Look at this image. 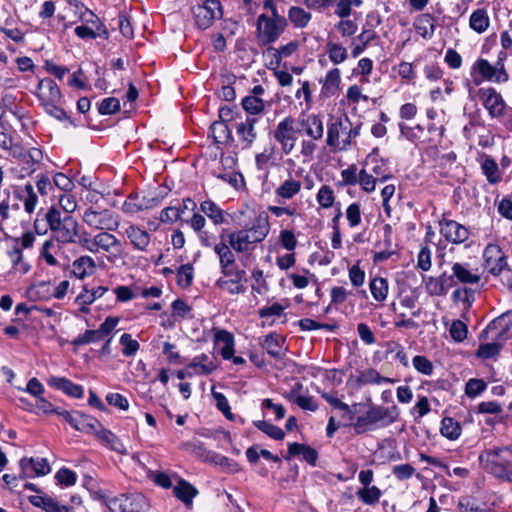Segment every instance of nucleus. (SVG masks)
Returning <instances> with one entry per match:
<instances>
[{
    "instance_id": "f257e3e1",
    "label": "nucleus",
    "mask_w": 512,
    "mask_h": 512,
    "mask_svg": "<svg viewBox=\"0 0 512 512\" xmlns=\"http://www.w3.org/2000/svg\"><path fill=\"white\" fill-rule=\"evenodd\" d=\"M238 224L242 229L231 232L228 235V243L232 249L242 254L241 259L244 266L245 260L254 251L256 245L264 241L270 232L269 216L265 211H261L255 215L250 224L242 222L238 219Z\"/></svg>"
},
{
    "instance_id": "f03ea898",
    "label": "nucleus",
    "mask_w": 512,
    "mask_h": 512,
    "mask_svg": "<svg viewBox=\"0 0 512 512\" xmlns=\"http://www.w3.org/2000/svg\"><path fill=\"white\" fill-rule=\"evenodd\" d=\"M399 417V409L396 405L384 407L371 405L366 413L357 417L354 422V429L357 434L377 428H384L394 423Z\"/></svg>"
},
{
    "instance_id": "7ed1b4c3",
    "label": "nucleus",
    "mask_w": 512,
    "mask_h": 512,
    "mask_svg": "<svg viewBox=\"0 0 512 512\" xmlns=\"http://www.w3.org/2000/svg\"><path fill=\"white\" fill-rule=\"evenodd\" d=\"M504 448L486 449L479 455L482 468L495 478L512 483V462L503 458Z\"/></svg>"
},
{
    "instance_id": "20e7f679",
    "label": "nucleus",
    "mask_w": 512,
    "mask_h": 512,
    "mask_svg": "<svg viewBox=\"0 0 512 512\" xmlns=\"http://www.w3.org/2000/svg\"><path fill=\"white\" fill-rule=\"evenodd\" d=\"M478 94L489 115L512 130V108L507 106L501 94L492 87L480 88Z\"/></svg>"
},
{
    "instance_id": "39448f33",
    "label": "nucleus",
    "mask_w": 512,
    "mask_h": 512,
    "mask_svg": "<svg viewBox=\"0 0 512 512\" xmlns=\"http://www.w3.org/2000/svg\"><path fill=\"white\" fill-rule=\"evenodd\" d=\"M288 25L284 16L269 18L267 14H260L256 21V36L261 45H269L276 42L284 33Z\"/></svg>"
},
{
    "instance_id": "423d86ee",
    "label": "nucleus",
    "mask_w": 512,
    "mask_h": 512,
    "mask_svg": "<svg viewBox=\"0 0 512 512\" xmlns=\"http://www.w3.org/2000/svg\"><path fill=\"white\" fill-rule=\"evenodd\" d=\"M299 131L296 126V120L292 116L283 118L276 125L272 135L275 141L280 145L283 154L289 155L293 151Z\"/></svg>"
},
{
    "instance_id": "0eeeda50",
    "label": "nucleus",
    "mask_w": 512,
    "mask_h": 512,
    "mask_svg": "<svg viewBox=\"0 0 512 512\" xmlns=\"http://www.w3.org/2000/svg\"><path fill=\"white\" fill-rule=\"evenodd\" d=\"M512 328V310L502 313L492 320L481 332V340H500L506 342L509 331Z\"/></svg>"
},
{
    "instance_id": "6e6552de",
    "label": "nucleus",
    "mask_w": 512,
    "mask_h": 512,
    "mask_svg": "<svg viewBox=\"0 0 512 512\" xmlns=\"http://www.w3.org/2000/svg\"><path fill=\"white\" fill-rule=\"evenodd\" d=\"M195 23L200 29H207L214 20L223 15L219 0H204L202 4L193 7Z\"/></svg>"
},
{
    "instance_id": "1a4fd4ad",
    "label": "nucleus",
    "mask_w": 512,
    "mask_h": 512,
    "mask_svg": "<svg viewBox=\"0 0 512 512\" xmlns=\"http://www.w3.org/2000/svg\"><path fill=\"white\" fill-rule=\"evenodd\" d=\"M326 143L330 148L335 150L345 151L350 148L347 116L338 118L328 125Z\"/></svg>"
},
{
    "instance_id": "9d476101",
    "label": "nucleus",
    "mask_w": 512,
    "mask_h": 512,
    "mask_svg": "<svg viewBox=\"0 0 512 512\" xmlns=\"http://www.w3.org/2000/svg\"><path fill=\"white\" fill-rule=\"evenodd\" d=\"M223 277L219 278L215 285L222 291L231 295L243 294L246 291L244 281H246V272L240 269H232L221 272Z\"/></svg>"
},
{
    "instance_id": "9b49d317",
    "label": "nucleus",
    "mask_w": 512,
    "mask_h": 512,
    "mask_svg": "<svg viewBox=\"0 0 512 512\" xmlns=\"http://www.w3.org/2000/svg\"><path fill=\"white\" fill-rule=\"evenodd\" d=\"M162 197L145 194H128V197L122 204V211L128 215H134L139 212L152 209L160 204Z\"/></svg>"
},
{
    "instance_id": "f8f14e48",
    "label": "nucleus",
    "mask_w": 512,
    "mask_h": 512,
    "mask_svg": "<svg viewBox=\"0 0 512 512\" xmlns=\"http://www.w3.org/2000/svg\"><path fill=\"white\" fill-rule=\"evenodd\" d=\"M105 505L111 512H141L139 502L141 496H127L121 494L115 497L102 496Z\"/></svg>"
},
{
    "instance_id": "ddd939ff",
    "label": "nucleus",
    "mask_w": 512,
    "mask_h": 512,
    "mask_svg": "<svg viewBox=\"0 0 512 512\" xmlns=\"http://www.w3.org/2000/svg\"><path fill=\"white\" fill-rule=\"evenodd\" d=\"M485 268L493 275H499L507 265L501 248L496 244H488L483 252Z\"/></svg>"
},
{
    "instance_id": "4468645a",
    "label": "nucleus",
    "mask_w": 512,
    "mask_h": 512,
    "mask_svg": "<svg viewBox=\"0 0 512 512\" xmlns=\"http://www.w3.org/2000/svg\"><path fill=\"white\" fill-rule=\"evenodd\" d=\"M475 68L481 74V76L488 80L496 83H504L508 81L509 75L505 70L504 64L498 61L495 66L491 65L486 59H479L475 63Z\"/></svg>"
},
{
    "instance_id": "2eb2a0df",
    "label": "nucleus",
    "mask_w": 512,
    "mask_h": 512,
    "mask_svg": "<svg viewBox=\"0 0 512 512\" xmlns=\"http://www.w3.org/2000/svg\"><path fill=\"white\" fill-rule=\"evenodd\" d=\"M439 225L441 235L448 242L461 244L469 238V230L454 220L443 219Z\"/></svg>"
},
{
    "instance_id": "dca6fc26",
    "label": "nucleus",
    "mask_w": 512,
    "mask_h": 512,
    "mask_svg": "<svg viewBox=\"0 0 512 512\" xmlns=\"http://www.w3.org/2000/svg\"><path fill=\"white\" fill-rule=\"evenodd\" d=\"M52 232L57 242L61 244H73L80 232V227L76 219L71 216H66L63 218V223Z\"/></svg>"
},
{
    "instance_id": "f3484780",
    "label": "nucleus",
    "mask_w": 512,
    "mask_h": 512,
    "mask_svg": "<svg viewBox=\"0 0 512 512\" xmlns=\"http://www.w3.org/2000/svg\"><path fill=\"white\" fill-rule=\"evenodd\" d=\"M257 122L258 118L256 116H247L244 121L237 123L236 133L243 149L251 148L256 141L258 134L255 126Z\"/></svg>"
},
{
    "instance_id": "a211bd4d",
    "label": "nucleus",
    "mask_w": 512,
    "mask_h": 512,
    "mask_svg": "<svg viewBox=\"0 0 512 512\" xmlns=\"http://www.w3.org/2000/svg\"><path fill=\"white\" fill-rule=\"evenodd\" d=\"M36 95L40 100L41 105L48 103H60L62 99L60 88L51 78H44L39 81Z\"/></svg>"
},
{
    "instance_id": "6ab92c4d",
    "label": "nucleus",
    "mask_w": 512,
    "mask_h": 512,
    "mask_svg": "<svg viewBox=\"0 0 512 512\" xmlns=\"http://www.w3.org/2000/svg\"><path fill=\"white\" fill-rule=\"evenodd\" d=\"M90 433H93L97 439L112 451L119 454H126V448L122 441L110 430L106 429L98 420L97 426L93 425Z\"/></svg>"
},
{
    "instance_id": "aec40b11",
    "label": "nucleus",
    "mask_w": 512,
    "mask_h": 512,
    "mask_svg": "<svg viewBox=\"0 0 512 512\" xmlns=\"http://www.w3.org/2000/svg\"><path fill=\"white\" fill-rule=\"evenodd\" d=\"M451 271L456 283L460 284H478L481 280L478 268H472L469 263L455 262L451 266Z\"/></svg>"
},
{
    "instance_id": "412c9836",
    "label": "nucleus",
    "mask_w": 512,
    "mask_h": 512,
    "mask_svg": "<svg viewBox=\"0 0 512 512\" xmlns=\"http://www.w3.org/2000/svg\"><path fill=\"white\" fill-rule=\"evenodd\" d=\"M57 415L61 416L77 431L90 433L91 429L94 428L93 425L97 426V420L95 418L86 416L79 412L70 413L69 411L60 408L59 411H57Z\"/></svg>"
},
{
    "instance_id": "4be33fe9",
    "label": "nucleus",
    "mask_w": 512,
    "mask_h": 512,
    "mask_svg": "<svg viewBox=\"0 0 512 512\" xmlns=\"http://www.w3.org/2000/svg\"><path fill=\"white\" fill-rule=\"evenodd\" d=\"M214 252L217 254L219 258L221 272L237 269V266L235 264V251L232 249L229 243L227 244L224 241H220L219 243L215 244Z\"/></svg>"
},
{
    "instance_id": "5701e85b",
    "label": "nucleus",
    "mask_w": 512,
    "mask_h": 512,
    "mask_svg": "<svg viewBox=\"0 0 512 512\" xmlns=\"http://www.w3.org/2000/svg\"><path fill=\"white\" fill-rule=\"evenodd\" d=\"M298 48L299 42L295 40L290 41L287 44L280 46L279 48L269 46L266 49V53L271 57L268 64H271L274 67H280L282 60L293 55L298 50Z\"/></svg>"
},
{
    "instance_id": "b1692460",
    "label": "nucleus",
    "mask_w": 512,
    "mask_h": 512,
    "mask_svg": "<svg viewBox=\"0 0 512 512\" xmlns=\"http://www.w3.org/2000/svg\"><path fill=\"white\" fill-rule=\"evenodd\" d=\"M300 126L305 134L312 140H320L324 134V125L322 119L316 114H310L305 118L299 119Z\"/></svg>"
},
{
    "instance_id": "393cba45",
    "label": "nucleus",
    "mask_w": 512,
    "mask_h": 512,
    "mask_svg": "<svg viewBox=\"0 0 512 512\" xmlns=\"http://www.w3.org/2000/svg\"><path fill=\"white\" fill-rule=\"evenodd\" d=\"M377 151V149L373 150V153L368 156V160L366 162V169L374 175L376 180L379 183H385L387 180L391 179L392 171L388 164L384 161H377L373 154Z\"/></svg>"
},
{
    "instance_id": "a878e982",
    "label": "nucleus",
    "mask_w": 512,
    "mask_h": 512,
    "mask_svg": "<svg viewBox=\"0 0 512 512\" xmlns=\"http://www.w3.org/2000/svg\"><path fill=\"white\" fill-rule=\"evenodd\" d=\"M413 27L422 38L431 39L436 29V18L430 13L419 14L413 22Z\"/></svg>"
},
{
    "instance_id": "bb28decb",
    "label": "nucleus",
    "mask_w": 512,
    "mask_h": 512,
    "mask_svg": "<svg viewBox=\"0 0 512 512\" xmlns=\"http://www.w3.org/2000/svg\"><path fill=\"white\" fill-rule=\"evenodd\" d=\"M48 384L73 398L80 399L84 395V389L81 385L75 384L64 377H51Z\"/></svg>"
},
{
    "instance_id": "cd10ccee",
    "label": "nucleus",
    "mask_w": 512,
    "mask_h": 512,
    "mask_svg": "<svg viewBox=\"0 0 512 512\" xmlns=\"http://www.w3.org/2000/svg\"><path fill=\"white\" fill-rule=\"evenodd\" d=\"M218 367V362L215 357H210L207 354L195 356L187 369L194 370L196 374L207 375L213 372Z\"/></svg>"
},
{
    "instance_id": "c85d7f7f",
    "label": "nucleus",
    "mask_w": 512,
    "mask_h": 512,
    "mask_svg": "<svg viewBox=\"0 0 512 512\" xmlns=\"http://www.w3.org/2000/svg\"><path fill=\"white\" fill-rule=\"evenodd\" d=\"M125 233L136 250H147V247L150 243V235L146 230L141 229L139 226L136 225H130L126 229Z\"/></svg>"
},
{
    "instance_id": "c756f323",
    "label": "nucleus",
    "mask_w": 512,
    "mask_h": 512,
    "mask_svg": "<svg viewBox=\"0 0 512 512\" xmlns=\"http://www.w3.org/2000/svg\"><path fill=\"white\" fill-rule=\"evenodd\" d=\"M107 290L108 288L105 286H99L91 290L85 287L75 299V302L80 306V311L87 313L89 311L88 306L92 304L96 299L102 297L105 292H107Z\"/></svg>"
},
{
    "instance_id": "7c9ffc66",
    "label": "nucleus",
    "mask_w": 512,
    "mask_h": 512,
    "mask_svg": "<svg viewBox=\"0 0 512 512\" xmlns=\"http://www.w3.org/2000/svg\"><path fill=\"white\" fill-rule=\"evenodd\" d=\"M28 500L33 506L41 508L46 512H63L70 510L69 507L59 505L55 499L47 495H31L28 497Z\"/></svg>"
},
{
    "instance_id": "2f4dec72",
    "label": "nucleus",
    "mask_w": 512,
    "mask_h": 512,
    "mask_svg": "<svg viewBox=\"0 0 512 512\" xmlns=\"http://www.w3.org/2000/svg\"><path fill=\"white\" fill-rule=\"evenodd\" d=\"M174 495L187 507H192L193 499L198 495V490L184 479H180L173 488Z\"/></svg>"
},
{
    "instance_id": "473e14b6",
    "label": "nucleus",
    "mask_w": 512,
    "mask_h": 512,
    "mask_svg": "<svg viewBox=\"0 0 512 512\" xmlns=\"http://www.w3.org/2000/svg\"><path fill=\"white\" fill-rule=\"evenodd\" d=\"M214 342L216 345H222L220 348L221 356L228 360L234 354V337L226 330H216L214 334Z\"/></svg>"
},
{
    "instance_id": "72a5a7b5",
    "label": "nucleus",
    "mask_w": 512,
    "mask_h": 512,
    "mask_svg": "<svg viewBox=\"0 0 512 512\" xmlns=\"http://www.w3.org/2000/svg\"><path fill=\"white\" fill-rule=\"evenodd\" d=\"M482 173L491 184H496L501 180V172L497 162L489 155H482L480 158Z\"/></svg>"
},
{
    "instance_id": "f704fd0d",
    "label": "nucleus",
    "mask_w": 512,
    "mask_h": 512,
    "mask_svg": "<svg viewBox=\"0 0 512 512\" xmlns=\"http://www.w3.org/2000/svg\"><path fill=\"white\" fill-rule=\"evenodd\" d=\"M299 455H301L303 460L312 466L316 465L318 453L314 448L296 442L288 444V456L292 457Z\"/></svg>"
},
{
    "instance_id": "c9c22d12",
    "label": "nucleus",
    "mask_w": 512,
    "mask_h": 512,
    "mask_svg": "<svg viewBox=\"0 0 512 512\" xmlns=\"http://www.w3.org/2000/svg\"><path fill=\"white\" fill-rule=\"evenodd\" d=\"M72 267L73 274L79 279H84L94 273L96 263L92 257L85 255L77 258L73 262Z\"/></svg>"
},
{
    "instance_id": "e433bc0d",
    "label": "nucleus",
    "mask_w": 512,
    "mask_h": 512,
    "mask_svg": "<svg viewBox=\"0 0 512 512\" xmlns=\"http://www.w3.org/2000/svg\"><path fill=\"white\" fill-rule=\"evenodd\" d=\"M489 25L490 18L486 9L478 8L472 12L469 18V27L473 31L482 34L487 31Z\"/></svg>"
},
{
    "instance_id": "4c0bfd02",
    "label": "nucleus",
    "mask_w": 512,
    "mask_h": 512,
    "mask_svg": "<svg viewBox=\"0 0 512 512\" xmlns=\"http://www.w3.org/2000/svg\"><path fill=\"white\" fill-rule=\"evenodd\" d=\"M341 83V72L338 68L330 69L325 76L321 92L324 96H334Z\"/></svg>"
},
{
    "instance_id": "58836bf2",
    "label": "nucleus",
    "mask_w": 512,
    "mask_h": 512,
    "mask_svg": "<svg viewBox=\"0 0 512 512\" xmlns=\"http://www.w3.org/2000/svg\"><path fill=\"white\" fill-rule=\"evenodd\" d=\"M395 380L392 378L384 377L379 374L375 369L369 368L365 369L357 377V383L359 385H383V384H391L394 383Z\"/></svg>"
},
{
    "instance_id": "ea45409f",
    "label": "nucleus",
    "mask_w": 512,
    "mask_h": 512,
    "mask_svg": "<svg viewBox=\"0 0 512 512\" xmlns=\"http://www.w3.org/2000/svg\"><path fill=\"white\" fill-rule=\"evenodd\" d=\"M94 243L96 245V252L100 249L107 253H112L118 250L120 241L108 232H100L94 236Z\"/></svg>"
},
{
    "instance_id": "a19ab883",
    "label": "nucleus",
    "mask_w": 512,
    "mask_h": 512,
    "mask_svg": "<svg viewBox=\"0 0 512 512\" xmlns=\"http://www.w3.org/2000/svg\"><path fill=\"white\" fill-rule=\"evenodd\" d=\"M210 135L212 136L214 142L219 145H223L229 143L233 140L232 132L228 127V124L223 121H215L210 126Z\"/></svg>"
},
{
    "instance_id": "79ce46f5",
    "label": "nucleus",
    "mask_w": 512,
    "mask_h": 512,
    "mask_svg": "<svg viewBox=\"0 0 512 512\" xmlns=\"http://www.w3.org/2000/svg\"><path fill=\"white\" fill-rule=\"evenodd\" d=\"M261 345L274 358H280L283 354L282 338L275 333L266 335Z\"/></svg>"
},
{
    "instance_id": "37998d69",
    "label": "nucleus",
    "mask_w": 512,
    "mask_h": 512,
    "mask_svg": "<svg viewBox=\"0 0 512 512\" xmlns=\"http://www.w3.org/2000/svg\"><path fill=\"white\" fill-rule=\"evenodd\" d=\"M486 343L479 345L476 356L481 359H490L499 355L505 342L500 340H486Z\"/></svg>"
},
{
    "instance_id": "c03bdc74",
    "label": "nucleus",
    "mask_w": 512,
    "mask_h": 512,
    "mask_svg": "<svg viewBox=\"0 0 512 512\" xmlns=\"http://www.w3.org/2000/svg\"><path fill=\"white\" fill-rule=\"evenodd\" d=\"M311 18L310 12L298 6H292L288 11V19L296 28H305Z\"/></svg>"
},
{
    "instance_id": "a18cd8bd",
    "label": "nucleus",
    "mask_w": 512,
    "mask_h": 512,
    "mask_svg": "<svg viewBox=\"0 0 512 512\" xmlns=\"http://www.w3.org/2000/svg\"><path fill=\"white\" fill-rule=\"evenodd\" d=\"M369 288L373 298L378 302H383L388 296V281L383 277H375L370 280Z\"/></svg>"
},
{
    "instance_id": "49530a36",
    "label": "nucleus",
    "mask_w": 512,
    "mask_h": 512,
    "mask_svg": "<svg viewBox=\"0 0 512 512\" xmlns=\"http://www.w3.org/2000/svg\"><path fill=\"white\" fill-rule=\"evenodd\" d=\"M440 432L442 436L449 440H456L461 435V426L451 417L443 418Z\"/></svg>"
},
{
    "instance_id": "de8ad7c7",
    "label": "nucleus",
    "mask_w": 512,
    "mask_h": 512,
    "mask_svg": "<svg viewBox=\"0 0 512 512\" xmlns=\"http://www.w3.org/2000/svg\"><path fill=\"white\" fill-rule=\"evenodd\" d=\"M13 200L14 202L10 205V208L18 210L20 208V202H22L28 213H32L35 210L38 202L36 194H15Z\"/></svg>"
},
{
    "instance_id": "09e8293b",
    "label": "nucleus",
    "mask_w": 512,
    "mask_h": 512,
    "mask_svg": "<svg viewBox=\"0 0 512 512\" xmlns=\"http://www.w3.org/2000/svg\"><path fill=\"white\" fill-rule=\"evenodd\" d=\"M243 109L249 114L248 116H255L264 111V101L256 96H246L242 100Z\"/></svg>"
},
{
    "instance_id": "8fccbe9b",
    "label": "nucleus",
    "mask_w": 512,
    "mask_h": 512,
    "mask_svg": "<svg viewBox=\"0 0 512 512\" xmlns=\"http://www.w3.org/2000/svg\"><path fill=\"white\" fill-rule=\"evenodd\" d=\"M9 259L13 265V269L19 271L22 274H26L30 270V265L23 260L22 250L14 246L8 251Z\"/></svg>"
},
{
    "instance_id": "3c124183",
    "label": "nucleus",
    "mask_w": 512,
    "mask_h": 512,
    "mask_svg": "<svg viewBox=\"0 0 512 512\" xmlns=\"http://www.w3.org/2000/svg\"><path fill=\"white\" fill-rule=\"evenodd\" d=\"M327 53L330 61L334 64H340L348 57L347 49L342 45L333 42L327 43Z\"/></svg>"
},
{
    "instance_id": "603ef678",
    "label": "nucleus",
    "mask_w": 512,
    "mask_h": 512,
    "mask_svg": "<svg viewBox=\"0 0 512 512\" xmlns=\"http://www.w3.org/2000/svg\"><path fill=\"white\" fill-rule=\"evenodd\" d=\"M201 210L212 219L215 224L224 222L223 212L214 202L210 200L203 201L201 203Z\"/></svg>"
},
{
    "instance_id": "864d4df0",
    "label": "nucleus",
    "mask_w": 512,
    "mask_h": 512,
    "mask_svg": "<svg viewBox=\"0 0 512 512\" xmlns=\"http://www.w3.org/2000/svg\"><path fill=\"white\" fill-rule=\"evenodd\" d=\"M253 424L259 430H261L263 433H265L266 435H268L269 437H271L274 440H283L284 439L285 434H284L283 430L271 423H268L263 420H258V421H254Z\"/></svg>"
},
{
    "instance_id": "5fc2aeb1",
    "label": "nucleus",
    "mask_w": 512,
    "mask_h": 512,
    "mask_svg": "<svg viewBox=\"0 0 512 512\" xmlns=\"http://www.w3.org/2000/svg\"><path fill=\"white\" fill-rule=\"evenodd\" d=\"M362 4V0H338L335 14L340 18H348L352 13V7H360Z\"/></svg>"
},
{
    "instance_id": "6e6d98bb",
    "label": "nucleus",
    "mask_w": 512,
    "mask_h": 512,
    "mask_svg": "<svg viewBox=\"0 0 512 512\" xmlns=\"http://www.w3.org/2000/svg\"><path fill=\"white\" fill-rule=\"evenodd\" d=\"M358 497L368 505L377 503L381 497V491L376 486H366L357 492Z\"/></svg>"
},
{
    "instance_id": "4d7b16f0",
    "label": "nucleus",
    "mask_w": 512,
    "mask_h": 512,
    "mask_svg": "<svg viewBox=\"0 0 512 512\" xmlns=\"http://www.w3.org/2000/svg\"><path fill=\"white\" fill-rule=\"evenodd\" d=\"M412 364L413 367L423 375L430 376L433 374V363L426 356L416 355L412 359Z\"/></svg>"
},
{
    "instance_id": "13d9d810",
    "label": "nucleus",
    "mask_w": 512,
    "mask_h": 512,
    "mask_svg": "<svg viewBox=\"0 0 512 512\" xmlns=\"http://www.w3.org/2000/svg\"><path fill=\"white\" fill-rule=\"evenodd\" d=\"M120 344L123 346L122 353L126 357L134 356L140 348L138 341L132 339V336L128 333L122 334Z\"/></svg>"
},
{
    "instance_id": "bf43d9fd",
    "label": "nucleus",
    "mask_w": 512,
    "mask_h": 512,
    "mask_svg": "<svg viewBox=\"0 0 512 512\" xmlns=\"http://www.w3.org/2000/svg\"><path fill=\"white\" fill-rule=\"evenodd\" d=\"M100 333L98 330H86L83 334L78 335L73 341V346H82L90 343H96L102 340Z\"/></svg>"
},
{
    "instance_id": "052dcab7",
    "label": "nucleus",
    "mask_w": 512,
    "mask_h": 512,
    "mask_svg": "<svg viewBox=\"0 0 512 512\" xmlns=\"http://www.w3.org/2000/svg\"><path fill=\"white\" fill-rule=\"evenodd\" d=\"M487 388V384L482 379L472 378L465 386V393L468 397L474 398L483 393Z\"/></svg>"
},
{
    "instance_id": "680f3d73",
    "label": "nucleus",
    "mask_w": 512,
    "mask_h": 512,
    "mask_svg": "<svg viewBox=\"0 0 512 512\" xmlns=\"http://www.w3.org/2000/svg\"><path fill=\"white\" fill-rule=\"evenodd\" d=\"M425 289L427 293L431 296H445L447 294V290L443 285L442 281L437 279L436 277H429L425 282Z\"/></svg>"
},
{
    "instance_id": "e2e57ef3",
    "label": "nucleus",
    "mask_w": 512,
    "mask_h": 512,
    "mask_svg": "<svg viewBox=\"0 0 512 512\" xmlns=\"http://www.w3.org/2000/svg\"><path fill=\"white\" fill-rule=\"evenodd\" d=\"M120 110V101L115 97H108L101 101L98 112L101 115H112Z\"/></svg>"
},
{
    "instance_id": "0e129e2a",
    "label": "nucleus",
    "mask_w": 512,
    "mask_h": 512,
    "mask_svg": "<svg viewBox=\"0 0 512 512\" xmlns=\"http://www.w3.org/2000/svg\"><path fill=\"white\" fill-rule=\"evenodd\" d=\"M365 192H372L376 188L378 180L366 168L359 171V182Z\"/></svg>"
},
{
    "instance_id": "69168bd1",
    "label": "nucleus",
    "mask_w": 512,
    "mask_h": 512,
    "mask_svg": "<svg viewBox=\"0 0 512 512\" xmlns=\"http://www.w3.org/2000/svg\"><path fill=\"white\" fill-rule=\"evenodd\" d=\"M193 267L190 264L180 266L177 272V282L181 287H188L193 281Z\"/></svg>"
},
{
    "instance_id": "338daca9",
    "label": "nucleus",
    "mask_w": 512,
    "mask_h": 512,
    "mask_svg": "<svg viewBox=\"0 0 512 512\" xmlns=\"http://www.w3.org/2000/svg\"><path fill=\"white\" fill-rule=\"evenodd\" d=\"M449 332L453 340L462 342L467 337L468 329L464 322L455 320L452 322Z\"/></svg>"
},
{
    "instance_id": "774afa93",
    "label": "nucleus",
    "mask_w": 512,
    "mask_h": 512,
    "mask_svg": "<svg viewBox=\"0 0 512 512\" xmlns=\"http://www.w3.org/2000/svg\"><path fill=\"white\" fill-rule=\"evenodd\" d=\"M335 27L343 37H350L354 35L358 29L357 24L347 18H341Z\"/></svg>"
}]
</instances>
